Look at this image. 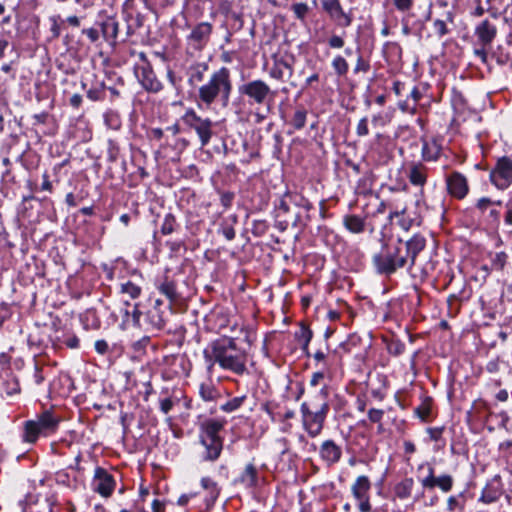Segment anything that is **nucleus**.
Wrapping results in <instances>:
<instances>
[{
	"label": "nucleus",
	"instance_id": "18",
	"mask_svg": "<svg viewBox=\"0 0 512 512\" xmlns=\"http://www.w3.org/2000/svg\"><path fill=\"white\" fill-rule=\"evenodd\" d=\"M497 28L489 20H483L475 28V35L482 46H489L495 39Z\"/></svg>",
	"mask_w": 512,
	"mask_h": 512
},
{
	"label": "nucleus",
	"instance_id": "63",
	"mask_svg": "<svg viewBox=\"0 0 512 512\" xmlns=\"http://www.w3.org/2000/svg\"><path fill=\"white\" fill-rule=\"evenodd\" d=\"M83 33L87 35L91 42H96L99 39V32L95 28L85 29Z\"/></svg>",
	"mask_w": 512,
	"mask_h": 512
},
{
	"label": "nucleus",
	"instance_id": "7",
	"mask_svg": "<svg viewBox=\"0 0 512 512\" xmlns=\"http://www.w3.org/2000/svg\"><path fill=\"white\" fill-rule=\"evenodd\" d=\"M183 123L197 134L201 147H205L213 136V122L209 118H202L194 109L189 108L182 116Z\"/></svg>",
	"mask_w": 512,
	"mask_h": 512
},
{
	"label": "nucleus",
	"instance_id": "47",
	"mask_svg": "<svg viewBox=\"0 0 512 512\" xmlns=\"http://www.w3.org/2000/svg\"><path fill=\"white\" fill-rule=\"evenodd\" d=\"M119 157V146L116 142L109 140L107 147V159L108 161L114 163L117 161Z\"/></svg>",
	"mask_w": 512,
	"mask_h": 512
},
{
	"label": "nucleus",
	"instance_id": "42",
	"mask_svg": "<svg viewBox=\"0 0 512 512\" xmlns=\"http://www.w3.org/2000/svg\"><path fill=\"white\" fill-rule=\"evenodd\" d=\"M508 262V255L505 252L495 253L491 258V269L502 271Z\"/></svg>",
	"mask_w": 512,
	"mask_h": 512
},
{
	"label": "nucleus",
	"instance_id": "59",
	"mask_svg": "<svg viewBox=\"0 0 512 512\" xmlns=\"http://www.w3.org/2000/svg\"><path fill=\"white\" fill-rule=\"evenodd\" d=\"M492 205L491 199L483 197L477 201L476 207L481 211H486Z\"/></svg>",
	"mask_w": 512,
	"mask_h": 512
},
{
	"label": "nucleus",
	"instance_id": "33",
	"mask_svg": "<svg viewBox=\"0 0 512 512\" xmlns=\"http://www.w3.org/2000/svg\"><path fill=\"white\" fill-rule=\"evenodd\" d=\"M119 292L124 297H128L131 300H135L141 295L142 288L139 285L133 283L132 281H126L120 284Z\"/></svg>",
	"mask_w": 512,
	"mask_h": 512
},
{
	"label": "nucleus",
	"instance_id": "40",
	"mask_svg": "<svg viewBox=\"0 0 512 512\" xmlns=\"http://www.w3.org/2000/svg\"><path fill=\"white\" fill-rule=\"evenodd\" d=\"M307 111L304 108H298L291 119V125L296 129H302L306 124Z\"/></svg>",
	"mask_w": 512,
	"mask_h": 512
},
{
	"label": "nucleus",
	"instance_id": "2",
	"mask_svg": "<svg viewBox=\"0 0 512 512\" xmlns=\"http://www.w3.org/2000/svg\"><path fill=\"white\" fill-rule=\"evenodd\" d=\"M233 90L231 72L227 67H221L214 71L208 81L199 86L197 94L198 105L209 108L218 102L222 107H227Z\"/></svg>",
	"mask_w": 512,
	"mask_h": 512
},
{
	"label": "nucleus",
	"instance_id": "11",
	"mask_svg": "<svg viewBox=\"0 0 512 512\" xmlns=\"http://www.w3.org/2000/svg\"><path fill=\"white\" fill-rule=\"evenodd\" d=\"M446 186L449 195L459 200L464 199L469 192L467 178L458 171H454L446 177Z\"/></svg>",
	"mask_w": 512,
	"mask_h": 512
},
{
	"label": "nucleus",
	"instance_id": "3",
	"mask_svg": "<svg viewBox=\"0 0 512 512\" xmlns=\"http://www.w3.org/2000/svg\"><path fill=\"white\" fill-rule=\"evenodd\" d=\"M301 421L304 431L311 437L319 436L329 413L328 387L322 386L309 401L300 405Z\"/></svg>",
	"mask_w": 512,
	"mask_h": 512
},
{
	"label": "nucleus",
	"instance_id": "45",
	"mask_svg": "<svg viewBox=\"0 0 512 512\" xmlns=\"http://www.w3.org/2000/svg\"><path fill=\"white\" fill-rule=\"evenodd\" d=\"M292 11L298 20L304 21L309 12V6L304 2L295 3L292 5Z\"/></svg>",
	"mask_w": 512,
	"mask_h": 512
},
{
	"label": "nucleus",
	"instance_id": "55",
	"mask_svg": "<svg viewBox=\"0 0 512 512\" xmlns=\"http://www.w3.org/2000/svg\"><path fill=\"white\" fill-rule=\"evenodd\" d=\"M6 384H7L6 393L8 395L11 396V395L19 393L20 387H19L18 382L15 379H12L11 381H7Z\"/></svg>",
	"mask_w": 512,
	"mask_h": 512
},
{
	"label": "nucleus",
	"instance_id": "61",
	"mask_svg": "<svg viewBox=\"0 0 512 512\" xmlns=\"http://www.w3.org/2000/svg\"><path fill=\"white\" fill-rule=\"evenodd\" d=\"M64 344L71 349L78 348L79 338L76 335L69 336L64 340Z\"/></svg>",
	"mask_w": 512,
	"mask_h": 512
},
{
	"label": "nucleus",
	"instance_id": "49",
	"mask_svg": "<svg viewBox=\"0 0 512 512\" xmlns=\"http://www.w3.org/2000/svg\"><path fill=\"white\" fill-rule=\"evenodd\" d=\"M356 134L359 137H364L369 134L367 117H363L362 119L359 120L357 127H356Z\"/></svg>",
	"mask_w": 512,
	"mask_h": 512
},
{
	"label": "nucleus",
	"instance_id": "17",
	"mask_svg": "<svg viewBox=\"0 0 512 512\" xmlns=\"http://www.w3.org/2000/svg\"><path fill=\"white\" fill-rule=\"evenodd\" d=\"M212 25L208 22L197 24L188 36V40L197 48H202L210 38Z\"/></svg>",
	"mask_w": 512,
	"mask_h": 512
},
{
	"label": "nucleus",
	"instance_id": "5",
	"mask_svg": "<svg viewBox=\"0 0 512 512\" xmlns=\"http://www.w3.org/2000/svg\"><path fill=\"white\" fill-rule=\"evenodd\" d=\"M59 422V417L55 416L52 411H44L37 416L36 420H29L25 423V441L34 443L40 435H48L55 432Z\"/></svg>",
	"mask_w": 512,
	"mask_h": 512
},
{
	"label": "nucleus",
	"instance_id": "6",
	"mask_svg": "<svg viewBox=\"0 0 512 512\" xmlns=\"http://www.w3.org/2000/svg\"><path fill=\"white\" fill-rule=\"evenodd\" d=\"M240 95L247 97L250 105H268L274 100L275 92L261 79L248 81L239 86Z\"/></svg>",
	"mask_w": 512,
	"mask_h": 512
},
{
	"label": "nucleus",
	"instance_id": "10",
	"mask_svg": "<svg viewBox=\"0 0 512 512\" xmlns=\"http://www.w3.org/2000/svg\"><path fill=\"white\" fill-rule=\"evenodd\" d=\"M92 489L103 497L110 496L115 488L113 476L104 468L97 467L92 479Z\"/></svg>",
	"mask_w": 512,
	"mask_h": 512
},
{
	"label": "nucleus",
	"instance_id": "32",
	"mask_svg": "<svg viewBox=\"0 0 512 512\" xmlns=\"http://www.w3.org/2000/svg\"><path fill=\"white\" fill-rule=\"evenodd\" d=\"M199 394L206 402H214L220 396L219 390L211 382L201 383L199 387Z\"/></svg>",
	"mask_w": 512,
	"mask_h": 512
},
{
	"label": "nucleus",
	"instance_id": "57",
	"mask_svg": "<svg viewBox=\"0 0 512 512\" xmlns=\"http://www.w3.org/2000/svg\"><path fill=\"white\" fill-rule=\"evenodd\" d=\"M427 432L430 436V439L433 441H439L442 437L443 428H428Z\"/></svg>",
	"mask_w": 512,
	"mask_h": 512
},
{
	"label": "nucleus",
	"instance_id": "58",
	"mask_svg": "<svg viewBox=\"0 0 512 512\" xmlns=\"http://www.w3.org/2000/svg\"><path fill=\"white\" fill-rule=\"evenodd\" d=\"M323 379H324V372H322V371L314 372L310 379V386H312V387L318 386L322 382Z\"/></svg>",
	"mask_w": 512,
	"mask_h": 512
},
{
	"label": "nucleus",
	"instance_id": "23",
	"mask_svg": "<svg viewBox=\"0 0 512 512\" xmlns=\"http://www.w3.org/2000/svg\"><path fill=\"white\" fill-rule=\"evenodd\" d=\"M415 482L412 477H405L395 484L393 493L401 501L411 497Z\"/></svg>",
	"mask_w": 512,
	"mask_h": 512
},
{
	"label": "nucleus",
	"instance_id": "30",
	"mask_svg": "<svg viewBox=\"0 0 512 512\" xmlns=\"http://www.w3.org/2000/svg\"><path fill=\"white\" fill-rule=\"evenodd\" d=\"M101 31L105 40L115 42L119 32V24L114 18L109 17L101 23Z\"/></svg>",
	"mask_w": 512,
	"mask_h": 512
},
{
	"label": "nucleus",
	"instance_id": "39",
	"mask_svg": "<svg viewBox=\"0 0 512 512\" xmlns=\"http://www.w3.org/2000/svg\"><path fill=\"white\" fill-rule=\"evenodd\" d=\"M500 491L497 489H494L492 486L487 485L480 496V501L490 504L498 500L500 497Z\"/></svg>",
	"mask_w": 512,
	"mask_h": 512
},
{
	"label": "nucleus",
	"instance_id": "27",
	"mask_svg": "<svg viewBox=\"0 0 512 512\" xmlns=\"http://www.w3.org/2000/svg\"><path fill=\"white\" fill-rule=\"evenodd\" d=\"M146 325H144V329L148 330L149 328L160 330L164 327L165 321L162 316L160 309L157 307H153V309L149 310L145 317Z\"/></svg>",
	"mask_w": 512,
	"mask_h": 512
},
{
	"label": "nucleus",
	"instance_id": "12",
	"mask_svg": "<svg viewBox=\"0 0 512 512\" xmlns=\"http://www.w3.org/2000/svg\"><path fill=\"white\" fill-rule=\"evenodd\" d=\"M322 7L338 26L346 28L351 25L352 16L343 10L339 0H323Z\"/></svg>",
	"mask_w": 512,
	"mask_h": 512
},
{
	"label": "nucleus",
	"instance_id": "54",
	"mask_svg": "<svg viewBox=\"0 0 512 512\" xmlns=\"http://www.w3.org/2000/svg\"><path fill=\"white\" fill-rule=\"evenodd\" d=\"M384 415V411L380 409L372 408L368 411V418L373 423L381 422Z\"/></svg>",
	"mask_w": 512,
	"mask_h": 512
},
{
	"label": "nucleus",
	"instance_id": "51",
	"mask_svg": "<svg viewBox=\"0 0 512 512\" xmlns=\"http://www.w3.org/2000/svg\"><path fill=\"white\" fill-rule=\"evenodd\" d=\"M413 0H393V4L400 12L409 11L413 6Z\"/></svg>",
	"mask_w": 512,
	"mask_h": 512
},
{
	"label": "nucleus",
	"instance_id": "50",
	"mask_svg": "<svg viewBox=\"0 0 512 512\" xmlns=\"http://www.w3.org/2000/svg\"><path fill=\"white\" fill-rule=\"evenodd\" d=\"M433 27L436 32V34L439 37H443L446 34H448L449 30L446 26V23L443 20L437 19L433 22Z\"/></svg>",
	"mask_w": 512,
	"mask_h": 512
},
{
	"label": "nucleus",
	"instance_id": "19",
	"mask_svg": "<svg viewBox=\"0 0 512 512\" xmlns=\"http://www.w3.org/2000/svg\"><path fill=\"white\" fill-rule=\"evenodd\" d=\"M442 146L438 139L430 138L422 140V158L427 162L437 161L441 154Z\"/></svg>",
	"mask_w": 512,
	"mask_h": 512
},
{
	"label": "nucleus",
	"instance_id": "64",
	"mask_svg": "<svg viewBox=\"0 0 512 512\" xmlns=\"http://www.w3.org/2000/svg\"><path fill=\"white\" fill-rule=\"evenodd\" d=\"M215 316L219 320L218 331H221L228 325L229 320L227 319V316L222 312L217 313Z\"/></svg>",
	"mask_w": 512,
	"mask_h": 512
},
{
	"label": "nucleus",
	"instance_id": "21",
	"mask_svg": "<svg viewBox=\"0 0 512 512\" xmlns=\"http://www.w3.org/2000/svg\"><path fill=\"white\" fill-rule=\"evenodd\" d=\"M407 177L412 185L423 188L427 182L428 169L421 163H414L410 166Z\"/></svg>",
	"mask_w": 512,
	"mask_h": 512
},
{
	"label": "nucleus",
	"instance_id": "4",
	"mask_svg": "<svg viewBox=\"0 0 512 512\" xmlns=\"http://www.w3.org/2000/svg\"><path fill=\"white\" fill-rule=\"evenodd\" d=\"M401 248H404L401 239L383 241L378 252L372 257V263L378 274L390 276L398 269L408 266Z\"/></svg>",
	"mask_w": 512,
	"mask_h": 512
},
{
	"label": "nucleus",
	"instance_id": "14",
	"mask_svg": "<svg viewBox=\"0 0 512 512\" xmlns=\"http://www.w3.org/2000/svg\"><path fill=\"white\" fill-rule=\"evenodd\" d=\"M404 248H401L405 261L409 268H411L417 255L425 248L426 240L422 235H414L411 239L404 242Z\"/></svg>",
	"mask_w": 512,
	"mask_h": 512
},
{
	"label": "nucleus",
	"instance_id": "36",
	"mask_svg": "<svg viewBox=\"0 0 512 512\" xmlns=\"http://www.w3.org/2000/svg\"><path fill=\"white\" fill-rule=\"evenodd\" d=\"M126 321H131L137 328H143L144 324L141 321L142 313L139 310V304H134L133 310L130 312L127 308L123 310Z\"/></svg>",
	"mask_w": 512,
	"mask_h": 512
},
{
	"label": "nucleus",
	"instance_id": "52",
	"mask_svg": "<svg viewBox=\"0 0 512 512\" xmlns=\"http://www.w3.org/2000/svg\"><path fill=\"white\" fill-rule=\"evenodd\" d=\"M104 85L99 88H91L87 91V97L92 101H98L103 98Z\"/></svg>",
	"mask_w": 512,
	"mask_h": 512
},
{
	"label": "nucleus",
	"instance_id": "13",
	"mask_svg": "<svg viewBox=\"0 0 512 512\" xmlns=\"http://www.w3.org/2000/svg\"><path fill=\"white\" fill-rule=\"evenodd\" d=\"M136 76L145 90L156 93L162 89V84L149 63L138 66Z\"/></svg>",
	"mask_w": 512,
	"mask_h": 512
},
{
	"label": "nucleus",
	"instance_id": "1",
	"mask_svg": "<svg viewBox=\"0 0 512 512\" xmlns=\"http://www.w3.org/2000/svg\"><path fill=\"white\" fill-rule=\"evenodd\" d=\"M203 356L209 371L216 364L236 375H243L247 371V352L238 347L233 337L222 336L209 342L203 350Z\"/></svg>",
	"mask_w": 512,
	"mask_h": 512
},
{
	"label": "nucleus",
	"instance_id": "37",
	"mask_svg": "<svg viewBox=\"0 0 512 512\" xmlns=\"http://www.w3.org/2000/svg\"><path fill=\"white\" fill-rule=\"evenodd\" d=\"M104 122L108 128L113 130H118L121 127L120 115L113 110H109L104 114Z\"/></svg>",
	"mask_w": 512,
	"mask_h": 512
},
{
	"label": "nucleus",
	"instance_id": "26",
	"mask_svg": "<svg viewBox=\"0 0 512 512\" xmlns=\"http://www.w3.org/2000/svg\"><path fill=\"white\" fill-rule=\"evenodd\" d=\"M159 292L164 295L171 304H174L180 298V294L177 291L176 283L169 278H165L158 286Z\"/></svg>",
	"mask_w": 512,
	"mask_h": 512
},
{
	"label": "nucleus",
	"instance_id": "9",
	"mask_svg": "<svg viewBox=\"0 0 512 512\" xmlns=\"http://www.w3.org/2000/svg\"><path fill=\"white\" fill-rule=\"evenodd\" d=\"M489 178L497 189H507L512 183V160L507 156L498 158Z\"/></svg>",
	"mask_w": 512,
	"mask_h": 512
},
{
	"label": "nucleus",
	"instance_id": "31",
	"mask_svg": "<svg viewBox=\"0 0 512 512\" xmlns=\"http://www.w3.org/2000/svg\"><path fill=\"white\" fill-rule=\"evenodd\" d=\"M223 427H224V422H222V421L215 420V419L207 420L206 422H204V424L202 426L203 433H202L201 437L220 438L218 434L223 429Z\"/></svg>",
	"mask_w": 512,
	"mask_h": 512
},
{
	"label": "nucleus",
	"instance_id": "43",
	"mask_svg": "<svg viewBox=\"0 0 512 512\" xmlns=\"http://www.w3.org/2000/svg\"><path fill=\"white\" fill-rule=\"evenodd\" d=\"M178 402H179V399L177 397H173V396H166L164 398H161L159 400L160 411L164 414H168L173 409V407L176 404H178Z\"/></svg>",
	"mask_w": 512,
	"mask_h": 512
},
{
	"label": "nucleus",
	"instance_id": "60",
	"mask_svg": "<svg viewBox=\"0 0 512 512\" xmlns=\"http://www.w3.org/2000/svg\"><path fill=\"white\" fill-rule=\"evenodd\" d=\"M108 343L105 341V340H97L95 342V350L99 353V354H105L107 351H108Z\"/></svg>",
	"mask_w": 512,
	"mask_h": 512
},
{
	"label": "nucleus",
	"instance_id": "22",
	"mask_svg": "<svg viewBox=\"0 0 512 512\" xmlns=\"http://www.w3.org/2000/svg\"><path fill=\"white\" fill-rule=\"evenodd\" d=\"M207 71L208 64L205 62H198L189 66L187 70L188 84L191 87H197L204 80Z\"/></svg>",
	"mask_w": 512,
	"mask_h": 512
},
{
	"label": "nucleus",
	"instance_id": "34",
	"mask_svg": "<svg viewBox=\"0 0 512 512\" xmlns=\"http://www.w3.org/2000/svg\"><path fill=\"white\" fill-rule=\"evenodd\" d=\"M331 66L338 77H345L349 71L347 60L340 54L334 56Z\"/></svg>",
	"mask_w": 512,
	"mask_h": 512
},
{
	"label": "nucleus",
	"instance_id": "29",
	"mask_svg": "<svg viewBox=\"0 0 512 512\" xmlns=\"http://www.w3.org/2000/svg\"><path fill=\"white\" fill-rule=\"evenodd\" d=\"M285 70H288L289 77L292 75V67L284 59H275L273 66L269 70V76L275 80H283Z\"/></svg>",
	"mask_w": 512,
	"mask_h": 512
},
{
	"label": "nucleus",
	"instance_id": "38",
	"mask_svg": "<svg viewBox=\"0 0 512 512\" xmlns=\"http://www.w3.org/2000/svg\"><path fill=\"white\" fill-rule=\"evenodd\" d=\"M295 337L301 344L302 349L306 351L312 338L311 330L308 329L306 326L302 325L299 331L296 332Z\"/></svg>",
	"mask_w": 512,
	"mask_h": 512
},
{
	"label": "nucleus",
	"instance_id": "62",
	"mask_svg": "<svg viewBox=\"0 0 512 512\" xmlns=\"http://www.w3.org/2000/svg\"><path fill=\"white\" fill-rule=\"evenodd\" d=\"M278 209L282 210L284 213L289 212L290 202H289V199L287 198V193H285L283 195V197L281 198L279 205H278Z\"/></svg>",
	"mask_w": 512,
	"mask_h": 512
},
{
	"label": "nucleus",
	"instance_id": "24",
	"mask_svg": "<svg viewBox=\"0 0 512 512\" xmlns=\"http://www.w3.org/2000/svg\"><path fill=\"white\" fill-rule=\"evenodd\" d=\"M343 226L350 233L360 234L366 229V220L359 215L347 214L343 217Z\"/></svg>",
	"mask_w": 512,
	"mask_h": 512
},
{
	"label": "nucleus",
	"instance_id": "44",
	"mask_svg": "<svg viewBox=\"0 0 512 512\" xmlns=\"http://www.w3.org/2000/svg\"><path fill=\"white\" fill-rule=\"evenodd\" d=\"M416 415L423 421H426L431 413V402L429 399L423 401L416 409Z\"/></svg>",
	"mask_w": 512,
	"mask_h": 512
},
{
	"label": "nucleus",
	"instance_id": "53",
	"mask_svg": "<svg viewBox=\"0 0 512 512\" xmlns=\"http://www.w3.org/2000/svg\"><path fill=\"white\" fill-rule=\"evenodd\" d=\"M370 69V65L368 62H366L362 56H359L357 58V62H356V65L354 67V73H359V72H363V73H366L368 72Z\"/></svg>",
	"mask_w": 512,
	"mask_h": 512
},
{
	"label": "nucleus",
	"instance_id": "25",
	"mask_svg": "<svg viewBox=\"0 0 512 512\" xmlns=\"http://www.w3.org/2000/svg\"><path fill=\"white\" fill-rule=\"evenodd\" d=\"M371 489V482L365 475L358 476L351 486V492L356 500L369 497V491Z\"/></svg>",
	"mask_w": 512,
	"mask_h": 512
},
{
	"label": "nucleus",
	"instance_id": "56",
	"mask_svg": "<svg viewBox=\"0 0 512 512\" xmlns=\"http://www.w3.org/2000/svg\"><path fill=\"white\" fill-rule=\"evenodd\" d=\"M358 501V509L360 512H370L371 511V503L370 497H365L363 499H359Z\"/></svg>",
	"mask_w": 512,
	"mask_h": 512
},
{
	"label": "nucleus",
	"instance_id": "15",
	"mask_svg": "<svg viewBox=\"0 0 512 512\" xmlns=\"http://www.w3.org/2000/svg\"><path fill=\"white\" fill-rule=\"evenodd\" d=\"M259 483L258 469L253 463H249L245 466L243 471L234 480L235 485H239L245 489H253Z\"/></svg>",
	"mask_w": 512,
	"mask_h": 512
},
{
	"label": "nucleus",
	"instance_id": "28",
	"mask_svg": "<svg viewBox=\"0 0 512 512\" xmlns=\"http://www.w3.org/2000/svg\"><path fill=\"white\" fill-rule=\"evenodd\" d=\"M201 487L208 492L206 503L208 505L214 504L220 495V488L217 482L210 477H203L201 479Z\"/></svg>",
	"mask_w": 512,
	"mask_h": 512
},
{
	"label": "nucleus",
	"instance_id": "46",
	"mask_svg": "<svg viewBox=\"0 0 512 512\" xmlns=\"http://www.w3.org/2000/svg\"><path fill=\"white\" fill-rule=\"evenodd\" d=\"M327 44L331 49H342L345 45L344 35L331 34Z\"/></svg>",
	"mask_w": 512,
	"mask_h": 512
},
{
	"label": "nucleus",
	"instance_id": "20",
	"mask_svg": "<svg viewBox=\"0 0 512 512\" xmlns=\"http://www.w3.org/2000/svg\"><path fill=\"white\" fill-rule=\"evenodd\" d=\"M201 443L205 447V454L203 456L206 461H215L219 458L223 443L221 438H204L201 437Z\"/></svg>",
	"mask_w": 512,
	"mask_h": 512
},
{
	"label": "nucleus",
	"instance_id": "41",
	"mask_svg": "<svg viewBox=\"0 0 512 512\" xmlns=\"http://www.w3.org/2000/svg\"><path fill=\"white\" fill-rule=\"evenodd\" d=\"M246 395L237 396L221 405L220 409L224 412L230 413L239 409L246 400Z\"/></svg>",
	"mask_w": 512,
	"mask_h": 512
},
{
	"label": "nucleus",
	"instance_id": "48",
	"mask_svg": "<svg viewBox=\"0 0 512 512\" xmlns=\"http://www.w3.org/2000/svg\"><path fill=\"white\" fill-rule=\"evenodd\" d=\"M175 226V217L171 214H167L164 218L163 224L161 226V232L164 235L171 234L174 231Z\"/></svg>",
	"mask_w": 512,
	"mask_h": 512
},
{
	"label": "nucleus",
	"instance_id": "16",
	"mask_svg": "<svg viewBox=\"0 0 512 512\" xmlns=\"http://www.w3.org/2000/svg\"><path fill=\"white\" fill-rule=\"evenodd\" d=\"M319 454L328 466H332L341 459L342 449L333 440H325L320 446Z\"/></svg>",
	"mask_w": 512,
	"mask_h": 512
},
{
	"label": "nucleus",
	"instance_id": "8",
	"mask_svg": "<svg viewBox=\"0 0 512 512\" xmlns=\"http://www.w3.org/2000/svg\"><path fill=\"white\" fill-rule=\"evenodd\" d=\"M427 475L421 479L419 482L422 486L423 491L428 490L431 491L434 488H439L443 493H448L452 490L454 485V479L449 474H442L439 476H435L434 467L428 464ZM424 496V492L415 496L414 500L419 501Z\"/></svg>",
	"mask_w": 512,
	"mask_h": 512
},
{
	"label": "nucleus",
	"instance_id": "35",
	"mask_svg": "<svg viewBox=\"0 0 512 512\" xmlns=\"http://www.w3.org/2000/svg\"><path fill=\"white\" fill-rule=\"evenodd\" d=\"M287 198L289 199L290 204H293L296 207L303 208L306 211L312 209L311 202L305 198L303 195L296 192H286Z\"/></svg>",
	"mask_w": 512,
	"mask_h": 512
}]
</instances>
